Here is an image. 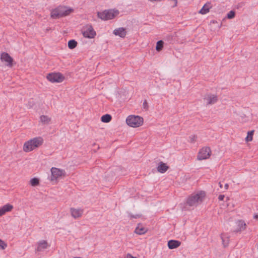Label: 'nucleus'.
Wrapping results in <instances>:
<instances>
[{"label": "nucleus", "mask_w": 258, "mask_h": 258, "mask_svg": "<svg viewBox=\"0 0 258 258\" xmlns=\"http://www.w3.org/2000/svg\"><path fill=\"white\" fill-rule=\"evenodd\" d=\"M254 219H258V215H255L253 217Z\"/></svg>", "instance_id": "36"}, {"label": "nucleus", "mask_w": 258, "mask_h": 258, "mask_svg": "<svg viewBox=\"0 0 258 258\" xmlns=\"http://www.w3.org/2000/svg\"><path fill=\"white\" fill-rule=\"evenodd\" d=\"M118 14L119 12L117 10H104L103 12H98L97 16L101 20H108L114 18Z\"/></svg>", "instance_id": "4"}, {"label": "nucleus", "mask_w": 258, "mask_h": 258, "mask_svg": "<svg viewBox=\"0 0 258 258\" xmlns=\"http://www.w3.org/2000/svg\"><path fill=\"white\" fill-rule=\"evenodd\" d=\"M7 246V244L5 243L3 240L0 239V249H5Z\"/></svg>", "instance_id": "28"}, {"label": "nucleus", "mask_w": 258, "mask_h": 258, "mask_svg": "<svg viewBox=\"0 0 258 258\" xmlns=\"http://www.w3.org/2000/svg\"><path fill=\"white\" fill-rule=\"evenodd\" d=\"M113 33L116 36H119L121 38H124L126 36V32L124 28L120 27L118 29H115L113 31Z\"/></svg>", "instance_id": "14"}, {"label": "nucleus", "mask_w": 258, "mask_h": 258, "mask_svg": "<svg viewBox=\"0 0 258 258\" xmlns=\"http://www.w3.org/2000/svg\"><path fill=\"white\" fill-rule=\"evenodd\" d=\"M51 180H56L58 178L64 175L65 171L62 169H58L55 167H52L51 169Z\"/></svg>", "instance_id": "9"}, {"label": "nucleus", "mask_w": 258, "mask_h": 258, "mask_svg": "<svg viewBox=\"0 0 258 258\" xmlns=\"http://www.w3.org/2000/svg\"><path fill=\"white\" fill-rule=\"evenodd\" d=\"M46 78L51 83H61L64 80V77L60 73H49Z\"/></svg>", "instance_id": "6"}, {"label": "nucleus", "mask_w": 258, "mask_h": 258, "mask_svg": "<svg viewBox=\"0 0 258 258\" xmlns=\"http://www.w3.org/2000/svg\"><path fill=\"white\" fill-rule=\"evenodd\" d=\"M221 238H222V239L223 242L224 243V239H223V236H221Z\"/></svg>", "instance_id": "38"}, {"label": "nucleus", "mask_w": 258, "mask_h": 258, "mask_svg": "<svg viewBox=\"0 0 258 258\" xmlns=\"http://www.w3.org/2000/svg\"><path fill=\"white\" fill-rule=\"evenodd\" d=\"M126 122L131 127H137L142 125L143 118L139 116L130 115L126 118Z\"/></svg>", "instance_id": "5"}, {"label": "nucleus", "mask_w": 258, "mask_h": 258, "mask_svg": "<svg viewBox=\"0 0 258 258\" xmlns=\"http://www.w3.org/2000/svg\"><path fill=\"white\" fill-rule=\"evenodd\" d=\"M197 138V137L195 135H191L189 137L190 142L191 143H194Z\"/></svg>", "instance_id": "29"}, {"label": "nucleus", "mask_w": 258, "mask_h": 258, "mask_svg": "<svg viewBox=\"0 0 258 258\" xmlns=\"http://www.w3.org/2000/svg\"><path fill=\"white\" fill-rule=\"evenodd\" d=\"M1 60L4 62L5 65L9 68H11L13 66L14 59L9 53L3 52L1 54Z\"/></svg>", "instance_id": "8"}, {"label": "nucleus", "mask_w": 258, "mask_h": 258, "mask_svg": "<svg viewBox=\"0 0 258 258\" xmlns=\"http://www.w3.org/2000/svg\"><path fill=\"white\" fill-rule=\"evenodd\" d=\"M180 244L181 242L176 240H170L167 243L168 247L170 249L177 248Z\"/></svg>", "instance_id": "15"}, {"label": "nucleus", "mask_w": 258, "mask_h": 258, "mask_svg": "<svg viewBox=\"0 0 258 258\" xmlns=\"http://www.w3.org/2000/svg\"><path fill=\"white\" fill-rule=\"evenodd\" d=\"M143 107L144 109L147 110L148 109V103L146 100H145L143 103Z\"/></svg>", "instance_id": "30"}, {"label": "nucleus", "mask_w": 258, "mask_h": 258, "mask_svg": "<svg viewBox=\"0 0 258 258\" xmlns=\"http://www.w3.org/2000/svg\"><path fill=\"white\" fill-rule=\"evenodd\" d=\"M211 154V150L209 147H204L199 151L197 159L199 160H205L209 158Z\"/></svg>", "instance_id": "7"}, {"label": "nucleus", "mask_w": 258, "mask_h": 258, "mask_svg": "<svg viewBox=\"0 0 258 258\" xmlns=\"http://www.w3.org/2000/svg\"><path fill=\"white\" fill-rule=\"evenodd\" d=\"M211 7V4L210 3H207L201 9L200 13L203 15L207 14L209 12V10Z\"/></svg>", "instance_id": "18"}, {"label": "nucleus", "mask_w": 258, "mask_h": 258, "mask_svg": "<svg viewBox=\"0 0 258 258\" xmlns=\"http://www.w3.org/2000/svg\"><path fill=\"white\" fill-rule=\"evenodd\" d=\"M40 120L42 122L47 124L50 121V118L46 115H41L40 116Z\"/></svg>", "instance_id": "25"}, {"label": "nucleus", "mask_w": 258, "mask_h": 258, "mask_svg": "<svg viewBox=\"0 0 258 258\" xmlns=\"http://www.w3.org/2000/svg\"><path fill=\"white\" fill-rule=\"evenodd\" d=\"M73 11L72 8L59 6L51 11V17L54 19H59L70 15Z\"/></svg>", "instance_id": "1"}, {"label": "nucleus", "mask_w": 258, "mask_h": 258, "mask_svg": "<svg viewBox=\"0 0 258 258\" xmlns=\"http://www.w3.org/2000/svg\"><path fill=\"white\" fill-rule=\"evenodd\" d=\"M70 211L71 215L75 219L81 217L83 213V210L81 209H75L74 208H71Z\"/></svg>", "instance_id": "13"}, {"label": "nucleus", "mask_w": 258, "mask_h": 258, "mask_svg": "<svg viewBox=\"0 0 258 258\" xmlns=\"http://www.w3.org/2000/svg\"><path fill=\"white\" fill-rule=\"evenodd\" d=\"M112 117L109 114H106L102 115L101 117V120L103 122L107 123L111 121Z\"/></svg>", "instance_id": "20"}, {"label": "nucleus", "mask_w": 258, "mask_h": 258, "mask_svg": "<svg viewBox=\"0 0 258 258\" xmlns=\"http://www.w3.org/2000/svg\"><path fill=\"white\" fill-rule=\"evenodd\" d=\"M30 184L32 186H35L39 184V180L37 178H32L30 181Z\"/></svg>", "instance_id": "26"}, {"label": "nucleus", "mask_w": 258, "mask_h": 258, "mask_svg": "<svg viewBox=\"0 0 258 258\" xmlns=\"http://www.w3.org/2000/svg\"><path fill=\"white\" fill-rule=\"evenodd\" d=\"M147 231V230L143 227H140L139 225L136 228L135 232L139 235L145 234Z\"/></svg>", "instance_id": "19"}, {"label": "nucleus", "mask_w": 258, "mask_h": 258, "mask_svg": "<svg viewBox=\"0 0 258 258\" xmlns=\"http://www.w3.org/2000/svg\"><path fill=\"white\" fill-rule=\"evenodd\" d=\"M48 246V243L46 240H40L38 242V246L36 250L37 251H41L46 249Z\"/></svg>", "instance_id": "16"}, {"label": "nucleus", "mask_w": 258, "mask_h": 258, "mask_svg": "<svg viewBox=\"0 0 258 258\" xmlns=\"http://www.w3.org/2000/svg\"><path fill=\"white\" fill-rule=\"evenodd\" d=\"M96 33L91 26L88 27L87 29L83 32L84 37L88 38H94Z\"/></svg>", "instance_id": "11"}, {"label": "nucleus", "mask_w": 258, "mask_h": 258, "mask_svg": "<svg viewBox=\"0 0 258 258\" xmlns=\"http://www.w3.org/2000/svg\"><path fill=\"white\" fill-rule=\"evenodd\" d=\"M204 100H207V105H212L217 102L218 97L217 95L209 94L205 97Z\"/></svg>", "instance_id": "12"}, {"label": "nucleus", "mask_w": 258, "mask_h": 258, "mask_svg": "<svg viewBox=\"0 0 258 258\" xmlns=\"http://www.w3.org/2000/svg\"><path fill=\"white\" fill-rule=\"evenodd\" d=\"M168 168V166H167L165 163L160 162L157 167V170L160 173H165Z\"/></svg>", "instance_id": "17"}, {"label": "nucleus", "mask_w": 258, "mask_h": 258, "mask_svg": "<svg viewBox=\"0 0 258 258\" xmlns=\"http://www.w3.org/2000/svg\"><path fill=\"white\" fill-rule=\"evenodd\" d=\"M43 143V139L41 137H36L26 142L23 146L25 152H30L40 146Z\"/></svg>", "instance_id": "2"}, {"label": "nucleus", "mask_w": 258, "mask_h": 258, "mask_svg": "<svg viewBox=\"0 0 258 258\" xmlns=\"http://www.w3.org/2000/svg\"><path fill=\"white\" fill-rule=\"evenodd\" d=\"M225 198V196L223 195H220L218 197V200L219 201H223Z\"/></svg>", "instance_id": "32"}, {"label": "nucleus", "mask_w": 258, "mask_h": 258, "mask_svg": "<svg viewBox=\"0 0 258 258\" xmlns=\"http://www.w3.org/2000/svg\"><path fill=\"white\" fill-rule=\"evenodd\" d=\"M235 16V13L234 11H230L227 15V17L228 19H232Z\"/></svg>", "instance_id": "27"}, {"label": "nucleus", "mask_w": 258, "mask_h": 258, "mask_svg": "<svg viewBox=\"0 0 258 258\" xmlns=\"http://www.w3.org/2000/svg\"><path fill=\"white\" fill-rule=\"evenodd\" d=\"M124 258H137L136 257H134L132 256L131 254L128 253Z\"/></svg>", "instance_id": "33"}, {"label": "nucleus", "mask_w": 258, "mask_h": 258, "mask_svg": "<svg viewBox=\"0 0 258 258\" xmlns=\"http://www.w3.org/2000/svg\"><path fill=\"white\" fill-rule=\"evenodd\" d=\"M205 197V192L201 191L195 195H191L186 200V204L189 206H197L201 203Z\"/></svg>", "instance_id": "3"}, {"label": "nucleus", "mask_w": 258, "mask_h": 258, "mask_svg": "<svg viewBox=\"0 0 258 258\" xmlns=\"http://www.w3.org/2000/svg\"><path fill=\"white\" fill-rule=\"evenodd\" d=\"M164 42L162 40L157 41L156 46V49L158 51H161L163 47Z\"/></svg>", "instance_id": "23"}, {"label": "nucleus", "mask_w": 258, "mask_h": 258, "mask_svg": "<svg viewBox=\"0 0 258 258\" xmlns=\"http://www.w3.org/2000/svg\"><path fill=\"white\" fill-rule=\"evenodd\" d=\"M254 132V130H252L247 132V136L245 138V141L247 142H250L252 140V136L253 135Z\"/></svg>", "instance_id": "24"}, {"label": "nucleus", "mask_w": 258, "mask_h": 258, "mask_svg": "<svg viewBox=\"0 0 258 258\" xmlns=\"http://www.w3.org/2000/svg\"><path fill=\"white\" fill-rule=\"evenodd\" d=\"M5 213L3 210V208L1 207L0 208V217L4 215Z\"/></svg>", "instance_id": "34"}, {"label": "nucleus", "mask_w": 258, "mask_h": 258, "mask_svg": "<svg viewBox=\"0 0 258 258\" xmlns=\"http://www.w3.org/2000/svg\"><path fill=\"white\" fill-rule=\"evenodd\" d=\"M236 228L233 229V232L235 233L240 232L246 229V224L243 220H239L235 222Z\"/></svg>", "instance_id": "10"}, {"label": "nucleus", "mask_w": 258, "mask_h": 258, "mask_svg": "<svg viewBox=\"0 0 258 258\" xmlns=\"http://www.w3.org/2000/svg\"><path fill=\"white\" fill-rule=\"evenodd\" d=\"M77 42L75 40H70L68 42V47L71 49H74L77 46Z\"/></svg>", "instance_id": "21"}, {"label": "nucleus", "mask_w": 258, "mask_h": 258, "mask_svg": "<svg viewBox=\"0 0 258 258\" xmlns=\"http://www.w3.org/2000/svg\"><path fill=\"white\" fill-rule=\"evenodd\" d=\"M219 186H220V187H222V184L221 183V182H219Z\"/></svg>", "instance_id": "37"}, {"label": "nucleus", "mask_w": 258, "mask_h": 258, "mask_svg": "<svg viewBox=\"0 0 258 258\" xmlns=\"http://www.w3.org/2000/svg\"><path fill=\"white\" fill-rule=\"evenodd\" d=\"M129 216L131 218H135V219H137V218H138L139 217H140V215H138V214H137V215H134L132 214H129Z\"/></svg>", "instance_id": "31"}, {"label": "nucleus", "mask_w": 258, "mask_h": 258, "mask_svg": "<svg viewBox=\"0 0 258 258\" xmlns=\"http://www.w3.org/2000/svg\"><path fill=\"white\" fill-rule=\"evenodd\" d=\"M229 185L228 183H226L224 185V188L225 189H227L228 188Z\"/></svg>", "instance_id": "35"}, {"label": "nucleus", "mask_w": 258, "mask_h": 258, "mask_svg": "<svg viewBox=\"0 0 258 258\" xmlns=\"http://www.w3.org/2000/svg\"><path fill=\"white\" fill-rule=\"evenodd\" d=\"M2 208H3L4 212L6 213V212L11 211L13 209V206L12 205L7 204L3 206Z\"/></svg>", "instance_id": "22"}]
</instances>
